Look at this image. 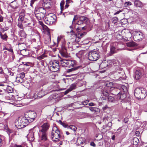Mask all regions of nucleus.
<instances>
[{
    "instance_id": "1a4fd4ad",
    "label": "nucleus",
    "mask_w": 147,
    "mask_h": 147,
    "mask_svg": "<svg viewBox=\"0 0 147 147\" xmlns=\"http://www.w3.org/2000/svg\"><path fill=\"white\" fill-rule=\"evenodd\" d=\"M144 37V34L142 32L140 31H135L134 32L133 38L135 41H140Z\"/></svg>"
},
{
    "instance_id": "dca6fc26",
    "label": "nucleus",
    "mask_w": 147,
    "mask_h": 147,
    "mask_svg": "<svg viewBox=\"0 0 147 147\" xmlns=\"http://www.w3.org/2000/svg\"><path fill=\"white\" fill-rule=\"evenodd\" d=\"M21 121L23 125H24V127L26 126L28 124V120L26 119V117H20L19 118Z\"/></svg>"
},
{
    "instance_id": "6e6d98bb",
    "label": "nucleus",
    "mask_w": 147,
    "mask_h": 147,
    "mask_svg": "<svg viewBox=\"0 0 147 147\" xmlns=\"http://www.w3.org/2000/svg\"><path fill=\"white\" fill-rule=\"evenodd\" d=\"M86 34V32H84L82 33H78V35H79L80 36L79 38H82L83 36L85 35Z\"/></svg>"
},
{
    "instance_id": "412c9836",
    "label": "nucleus",
    "mask_w": 147,
    "mask_h": 147,
    "mask_svg": "<svg viewBox=\"0 0 147 147\" xmlns=\"http://www.w3.org/2000/svg\"><path fill=\"white\" fill-rule=\"evenodd\" d=\"M59 62L58 61L54 60L53 61L50 62V66H54L56 67V69H57V67H58L59 65Z\"/></svg>"
},
{
    "instance_id": "a19ab883",
    "label": "nucleus",
    "mask_w": 147,
    "mask_h": 147,
    "mask_svg": "<svg viewBox=\"0 0 147 147\" xmlns=\"http://www.w3.org/2000/svg\"><path fill=\"white\" fill-rule=\"evenodd\" d=\"M17 26L21 29H24V27L22 24V22L20 21H18Z\"/></svg>"
},
{
    "instance_id": "2f4dec72",
    "label": "nucleus",
    "mask_w": 147,
    "mask_h": 147,
    "mask_svg": "<svg viewBox=\"0 0 147 147\" xmlns=\"http://www.w3.org/2000/svg\"><path fill=\"white\" fill-rule=\"evenodd\" d=\"M68 129H70L72 130H73L75 132L77 129V128L74 125H71L67 127Z\"/></svg>"
},
{
    "instance_id": "13d9d810",
    "label": "nucleus",
    "mask_w": 147,
    "mask_h": 147,
    "mask_svg": "<svg viewBox=\"0 0 147 147\" xmlns=\"http://www.w3.org/2000/svg\"><path fill=\"white\" fill-rule=\"evenodd\" d=\"M107 125L109 127H110L112 126V123L110 121L108 122V123H107Z\"/></svg>"
},
{
    "instance_id": "39448f33",
    "label": "nucleus",
    "mask_w": 147,
    "mask_h": 147,
    "mask_svg": "<svg viewBox=\"0 0 147 147\" xmlns=\"http://www.w3.org/2000/svg\"><path fill=\"white\" fill-rule=\"evenodd\" d=\"M61 62L62 66L67 67L69 68L74 67L76 63V61L67 59L62 60Z\"/></svg>"
},
{
    "instance_id": "5fc2aeb1",
    "label": "nucleus",
    "mask_w": 147,
    "mask_h": 147,
    "mask_svg": "<svg viewBox=\"0 0 147 147\" xmlns=\"http://www.w3.org/2000/svg\"><path fill=\"white\" fill-rule=\"evenodd\" d=\"M69 2H68V3H67L66 1V5L65 6V8H64V9H65L66 8H67L69 6V4L71 2H70V1H68Z\"/></svg>"
},
{
    "instance_id": "4be33fe9",
    "label": "nucleus",
    "mask_w": 147,
    "mask_h": 147,
    "mask_svg": "<svg viewBox=\"0 0 147 147\" xmlns=\"http://www.w3.org/2000/svg\"><path fill=\"white\" fill-rule=\"evenodd\" d=\"M18 47L20 50L26 49V45L24 43H19L18 44Z\"/></svg>"
},
{
    "instance_id": "9b49d317",
    "label": "nucleus",
    "mask_w": 147,
    "mask_h": 147,
    "mask_svg": "<svg viewBox=\"0 0 147 147\" xmlns=\"http://www.w3.org/2000/svg\"><path fill=\"white\" fill-rule=\"evenodd\" d=\"M115 36L118 40H119L125 38H128L124 31L116 33L115 34Z\"/></svg>"
},
{
    "instance_id": "de8ad7c7",
    "label": "nucleus",
    "mask_w": 147,
    "mask_h": 147,
    "mask_svg": "<svg viewBox=\"0 0 147 147\" xmlns=\"http://www.w3.org/2000/svg\"><path fill=\"white\" fill-rule=\"evenodd\" d=\"M131 5V3L129 1L125 2L124 4V6L125 7H127L128 6Z\"/></svg>"
},
{
    "instance_id": "864d4df0",
    "label": "nucleus",
    "mask_w": 147,
    "mask_h": 147,
    "mask_svg": "<svg viewBox=\"0 0 147 147\" xmlns=\"http://www.w3.org/2000/svg\"><path fill=\"white\" fill-rule=\"evenodd\" d=\"M78 18L77 16H76V15L75 16L73 19V21H72V23L75 24V23H76L75 20H77Z\"/></svg>"
},
{
    "instance_id": "cd10ccee",
    "label": "nucleus",
    "mask_w": 147,
    "mask_h": 147,
    "mask_svg": "<svg viewBox=\"0 0 147 147\" xmlns=\"http://www.w3.org/2000/svg\"><path fill=\"white\" fill-rule=\"evenodd\" d=\"M0 36L2 39L5 40H7L8 36L6 33H4L3 34L0 32Z\"/></svg>"
},
{
    "instance_id": "69168bd1",
    "label": "nucleus",
    "mask_w": 147,
    "mask_h": 147,
    "mask_svg": "<svg viewBox=\"0 0 147 147\" xmlns=\"http://www.w3.org/2000/svg\"><path fill=\"white\" fill-rule=\"evenodd\" d=\"M70 91H71V90H70L69 88H68L64 92V94H66L68 93Z\"/></svg>"
},
{
    "instance_id": "603ef678",
    "label": "nucleus",
    "mask_w": 147,
    "mask_h": 147,
    "mask_svg": "<svg viewBox=\"0 0 147 147\" xmlns=\"http://www.w3.org/2000/svg\"><path fill=\"white\" fill-rule=\"evenodd\" d=\"M45 57V55L44 54H43L41 55L40 56L38 57H37V59H38L39 60H41L42 59H44V58Z\"/></svg>"
},
{
    "instance_id": "6e6552de",
    "label": "nucleus",
    "mask_w": 147,
    "mask_h": 147,
    "mask_svg": "<svg viewBox=\"0 0 147 147\" xmlns=\"http://www.w3.org/2000/svg\"><path fill=\"white\" fill-rule=\"evenodd\" d=\"M47 94L44 90H40L38 92H36L34 94H32V96L30 97L31 98H40Z\"/></svg>"
},
{
    "instance_id": "c756f323",
    "label": "nucleus",
    "mask_w": 147,
    "mask_h": 147,
    "mask_svg": "<svg viewBox=\"0 0 147 147\" xmlns=\"http://www.w3.org/2000/svg\"><path fill=\"white\" fill-rule=\"evenodd\" d=\"M20 53L23 56H25L28 55V51H27L26 49L20 50Z\"/></svg>"
},
{
    "instance_id": "aec40b11",
    "label": "nucleus",
    "mask_w": 147,
    "mask_h": 147,
    "mask_svg": "<svg viewBox=\"0 0 147 147\" xmlns=\"http://www.w3.org/2000/svg\"><path fill=\"white\" fill-rule=\"evenodd\" d=\"M134 5L137 7H142L144 6V4L139 0H135L134 1Z\"/></svg>"
},
{
    "instance_id": "09e8293b",
    "label": "nucleus",
    "mask_w": 147,
    "mask_h": 147,
    "mask_svg": "<svg viewBox=\"0 0 147 147\" xmlns=\"http://www.w3.org/2000/svg\"><path fill=\"white\" fill-rule=\"evenodd\" d=\"M102 94L104 96H105L107 97H108L109 96V93L107 91H104L102 92Z\"/></svg>"
},
{
    "instance_id": "774afa93",
    "label": "nucleus",
    "mask_w": 147,
    "mask_h": 147,
    "mask_svg": "<svg viewBox=\"0 0 147 147\" xmlns=\"http://www.w3.org/2000/svg\"><path fill=\"white\" fill-rule=\"evenodd\" d=\"M90 145L93 147H95L96 146L95 144L93 142H92L90 143Z\"/></svg>"
},
{
    "instance_id": "f8f14e48",
    "label": "nucleus",
    "mask_w": 147,
    "mask_h": 147,
    "mask_svg": "<svg viewBox=\"0 0 147 147\" xmlns=\"http://www.w3.org/2000/svg\"><path fill=\"white\" fill-rule=\"evenodd\" d=\"M143 74V70L142 69H138L136 70L135 72V78L136 80L140 79L142 76Z\"/></svg>"
},
{
    "instance_id": "2eb2a0df",
    "label": "nucleus",
    "mask_w": 147,
    "mask_h": 147,
    "mask_svg": "<svg viewBox=\"0 0 147 147\" xmlns=\"http://www.w3.org/2000/svg\"><path fill=\"white\" fill-rule=\"evenodd\" d=\"M30 132L27 135V138L29 139V140L31 141H33L34 139V132L33 131V130L32 129L30 130Z\"/></svg>"
},
{
    "instance_id": "3c124183",
    "label": "nucleus",
    "mask_w": 147,
    "mask_h": 147,
    "mask_svg": "<svg viewBox=\"0 0 147 147\" xmlns=\"http://www.w3.org/2000/svg\"><path fill=\"white\" fill-rule=\"evenodd\" d=\"M62 39H64L61 36H58L57 38V43H59L60 41L62 42L63 41Z\"/></svg>"
},
{
    "instance_id": "f257e3e1",
    "label": "nucleus",
    "mask_w": 147,
    "mask_h": 147,
    "mask_svg": "<svg viewBox=\"0 0 147 147\" xmlns=\"http://www.w3.org/2000/svg\"><path fill=\"white\" fill-rule=\"evenodd\" d=\"M42 128L40 130V140L42 142H44L47 140V132L48 130L49 125L48 123H45L41 126Z\"/></svg>"
},
{
    "instance_id": "8fccbe9b",
    "label": "nucleus",
    "mask_w": 147,
    "mask_h": 147,
    "mask_svg": "<svg viewBox=\"0 0 147 147\" xmlns=\"http://www.w3.org/2000/svg\"><path fill=\"white\" fill-rule=\"evenodd\" d=\"M23 22L24 23H27L28 25H29L31 24L30 22H29V20H28V19L26 18H25Z\"/></svg>"
},
{
    "instance_id": "ea45409f",
    "label": "nucleus",
    "mask_w": 147,
    "mask_h": 147,
    "mask_svg": "<svg viewBox=\"0 0 147 147\" xmlns=\"http://www.w3.org/2000/svg\"><path fill=\"white\" fill-rule=\"evenodd\" d=\"M89 109L92 112L95 113L98 111V109L94 107H91L89 108Z\"/></svg>"
},
{
    "instance_id": "c03bdc74",
    "label": "nucleus",
    "mask_w": 147,
    "mask_h": 147,
    "mask_svg": "<svg viewBox=\"0 0 147 147\" xmlns=\"http://www.w3.org/2000/svg\"><path fill=\"white\" fill-rule=\"evenodd\" d=\"M86 19L87 18L85 16H80L79 18V20L80 21H82L83 23L84 21L86 20Z\"/></svg>"
},
{
    "instance_id": "37998d69",
    "label": "nucleus",
    "mask_w": 147,
    "mask_h": 147,
    "mask_svg": "<svg viewBox=\"0 0 147 147\" xmlns=\"http://www.w3.org/2000/svg\"><path fill=\"white\" fill-rule=\"evenodd\" d=\"M121 87L123 91V93L126 92H127V88L126 86L123 85H121Z\"/></svg>"
},
{
    "instance_id": "7ed1b4c3",
    "label": "nucleus",
    "mask_w": 147,
    "mask_h": 147,
    "mask_svg": "<svg viewBox=\"0 0 147 147\" xmlns=\"http://www.w3.org/2000/svg\"><path fill=\"white\" fill-rule=\"evenodd\" d=\"M60 134V132L58 128L56 126L53 127L51 136L52 140L56 142L60 141L61 136Z\"/></svg>"
},
{
    "instance_id": "9d476101",
    "label": "nucleus",
    "mask_w": 147,
    "mask_h": 147,
    "mask_svg": "<svg viewBox=\"0 0 147 147\" xmlns=\"http://www.w3.org/2000/svg\"><path fill=\"white\" fill-rule=\"evenodd\" d=\"M71 28V32L72 34H75V33L73 31V29H74L77 32H79L81 31V27L75 24L72 23L71 25L69 26Z\"/></svg>"
},
{
    "instance_id": "5701e85b",
    "label": "nucleus",
    "mask_w": 147,
    "mask_h": 147,
    "mask_svg": "<svg viewBox=\"0 0 147 147\" xmlns=\"http://www.w3.org/2000/svg\"><path fill=\"white\" fill-rule=\"evenodd\" d=\"M10 6L12 8L15 9L18 7V5L16 1H14L11 3Z\"/></svg>"
},
{
    "instance_id": "c9c22d12",
    "label": "nucleus",
    "mask_w": 147,
    "mask_h": 147,
    "mask_svg": "<svg viewBox=\"0 0 147 147\" xmlns=\"http://www.w3.org/2000/svg\"><path fill=\"white\" fill-rule=\"evenodd\" d=\"M127 46L129 47H134L135 45V43L134 42H129L127 44Z\"/></svg>"
},
{
    "instance_id": "6ab92c4d",
    "label": "nucleus",
    "mask_w": 147,
    "mask_h": 147,
    "mask_svg": "<svg viewBox=\"0 0 147 147\" xmlns=\"http://www.w3.org/2000/svg\"><path fill=\"white\" fill-rule=\"evenodd\" d=\"M36 117V114L35 113H30L28 117V122H32L34 121Z\"/></svg>"
},
{
    "instance_id": "052dcab7",
    "label": "nucleus",
    "mask_w": 147,
    "mask_h": 147,
    "mask_svg": "<svg viewBox=\"0 0 147 147\" xmlns=\"http://www.w3.org/2000/svg\"><path fill=\"white\" fill-rule=\"evenodd\" d=\"M83 23L82 21H80L79 20L77 23H75V24H77L78 25V26H79L80 25L82 24Z\"/></svg>"
},
{
    "instance_id": "bf43d9fd",
    "label": "nucleus",
    "mask_w": 147,
    "mask_h": 147,
    "mask_svg": "<svg viewBox=\"0 0 147 147\" xmlns=\"http://www.w3.org/2000/svg\"><path fill=\"white\" fill-rule=\"evenodd\" d=\"M8 29L9 28L8 27H5L2 29L1 31L2 32H3L8 30Z\"/></svg>"
},
{
    "instance_id": "bb28decb",
    "label": "nucleus",
    "mask_w": 147,
    "mask_h": 147,
    "mask_svg": "<svg viewBox=\"0 0 147 147\" xmlns=\"http://www.w3.org/2000/svg\"><path fill=\"white\" fill-rule=\"evenodd\" d=\"M38 10V11L39 13H42L45 15L46 11L44 8L42 7H40L39 8Z\"/></svg>"
},
{
    "instance_id": "49530a36",
    "label": "nucleus",
    "mask_w": 147,
    "mask_h": 147,
    "mask_svg": "<svg viewBox=\"0 0 147 147\" xmlns=\"http://www.w3.org/2000/svg\"><path fill=\"white\" fill-rule=\"evenodd\" d=\"M112 20L113 23L114 24H115L117 22L118 20V19L117 17H115L114 18H113L112 19Z\"/></svg>"
},
{
    "instance_id": "20e7f679",
    "label": "nucleus",
    "mask_w": 147,
    "mask_h": 147,
    "mask_svg": "<svg viewBox=\"0 0 147 147\" xmlns=\"http://www.w3.org/2000/svg\"><path fill=\"white\" fill-rule=\"evenodd\" d=\"M56 19V16L53 13H50L46 15L45 22L46 24L49 25L53 24Z\"/></svg>"
},
{
    "instance_id": "72a5a7b5",
    "label": "nucleus",
    "mask_w": 147,
    "mask_h": 147,
    "mask_svg": "<svg viewBox=\"0 0 147 147\" xmlns=\"http://www.w3.org/2000/svg\"><path fill=\"white\" fill-rule=\"evenodd\" d=\"M65 4V1H64L63 0L61 1V2L60 5V7H61V13H62V11L64 10V5Z\"/></svg>"
},
{
    "instance_id": "680f3d73",
    "label": "nucleus",
    "mask_w": 147,
    "mask_h": 147,
    "mask_svg": "<svg viewBox=\"0 0 147 147\" xmlns=\"http://www.w3.org/2000/svg\"><path fill=\"white\" fill-rule=\"evenodd\" d=\"M7 89L8 90V91L9 92H12V91H13V90L12 88L10 87H9L7 88Z\"/></svg>"
},
{
    "instance_id": "7c9ffc66",
    "label": "nucleus",
    "mask_w": 147,
    "mask_h": 147,
    "mask_svg": "<svg viewBox=\"0 0 147 147\" xmlns=\"http://www.w3.org/2000/svg\"><path fill=\"white\" fill-rule=\"evenodd\" d=\"M116 48L115 47L111 46L110 48V52L111 55H112L116 52Z\"/></svg>"
},
{
    "instance_id": "423d86ee",
    "label": "nucleus",
    "mask_w": 147,
    "mask_h": 147,
    "mask_svg": "<svg viewBox=\"0 0 147 147\" xmlns=\"http://www.w3.org/2000/svg\"><path fill=\"white\" fill-rule=\"evenodd\" d=\"M62 40L63 41L61 42V49L60 51V53L63 57H68L69 55L67 52V49L68 45V44H67L65 43V41L64 39H62Z\"/></svg>"
},
{
    "instance_id": "4d7b16f0",
    "label": "nucleus",
    "mask_w": 147,
    "mask_h": 147,
    "mask_svg": "<svg viewBox=\"0 0 147 147\" xmlns=\"http://www.w3.org/2000/svg\"><path fill=\"white\" fill-rule=\"evenodd\" d=\"M121 72H118V73H116V74L117 75H118V74H119V77L120 78L122 77L123 76V74H122V73L123 74V71L122 70H121Z\"/></svg>"
},
{
    "instance_id": "a878e982",
    "label": "nucleus",
    "mask_w": 147,
    "mask_h": 147,
    "mask_svg": "<svg viewBox=\"0 0 147 147\" xmlns=\"http://www.w3.org/2000/svg\"><path fill=\"white\" fill-rule=\"evenodd\" d=\"M105 99H107L109 102L115 103L116 101L114 98L111 96H109L107 98H105Z\"/></svg>"
},
{
    "instance_id": "f704fd0d",
    "label": "nucleus",
    "mask_w": 147,
    "mask_h": 147,
    "mask_svg": "<svg viewBox=\"0 0 147 147\" xmlns=\"http://www.w3.org/2000/svg\"><path fill=\"white\" fill-rule=\"evenodd\" d=\"M82 140V137L79 138L77 139V142L79 144H82L84 142V141Z\"/></svg>"
},
{
    "instance_id": "e433bc0d",
    "label": "nucleus",
    "mask_w": 147,
    "mask_h": 147,
    "mask_svg": "<svg viewBox=\"0 0 147 147\" xmlns=\"http://www.w3.org/2000/svg\"><path fill=\"white\" fill-rule=\"evenodd\" d=\"M74 35V38H75V40L76 42H79L80 41V39L81 38H79V36L78 34L77 35L75 34H73Z\"/></svg>"
},
{
    "instance_id": "393cba45",
    "label": "nucleus",
    "mask_w": 147,
    "mask_h": 147,
    "mask_svg": "<svg viewBox=\"0 0 147 147\" xmlns=\"http://www.w3.org/2000/svg\"><path fill=\"white\" fill-rule=\"evenodd\" d=\"M85 53V52L83 50L79 51L78 53L76 54V56L79 58H81L83 57Z\"/></svg>"
},
{
    "instance_id": "ddd939ff",
    "label": "nucleus",
    "mask_w": 147,
    "mask_h": 147,
    "mask_svg": "<svg viewBox=\"0 0 147 147\" xmlns=\"http://www.w3.org/2000/svg\"><path fill=\"white\" fill-rule=\"evenodd\" d=\"M114 91H117V99L123 100L126 97V94L125 93H122L121 91H119V90L117 89H114Z\"/></svg>"
},
{
    "instance_id": "338daca9",
    "label": "nucleus",
    "mask_w": 147,
    "mask_h": 147,
    "mask_svg": "<svg viewBox=\"0 0 147 147\" xmlns=\"http://www.w3.org/2000/svg\"><path fill=\"white\" fill-rule=\"evenodd\" d=\"M135 134L136 136H139L140 135V133L139 131H137L135 132Z\"/></svg>"
},
{
    "instance_id": "a18cd8bd",
    "label": "nucleus",
    "mask_w": 147,
    "mask_h": 147,
    "mask_svg": "<svg viewBox=\"0 0 147 147\" xmlns=\"http://www.w3.org/2000/svg\"><path fill=\"white\" fill-rule=\"evenodd\" d=\"M76 85L75 84H72L70 86V87L69 88V89L71 90V91L73 90L74 89L76 88Z\"/></svg>"
},
{
    "instance_id": "4c0bfd02",
    "label": "nucleus",
    "mask_w": 147,
    "mask_h": 147,
    "mask_svg": "<svg viewBox=\"0 0 147 147\" xmlns=\"http://www.w3.org/2000/svg\"><path fill=\"white\" fill-rule=\"evenodd\" d=\"M79 68H80L79 66H78L76 67H74L71 69H68L67 70V72H71L73 71L76 70Z\"/></svg>"
},
{
    "instance_id": "a211bd4d",
    "label": "nucleus",
    "mask_w": 147,
    "mask_h": 147,
    "mask_svg": "<svg viewBox=\"0 0 147 147\" xmlns=\"http://www.w3.org/2000/svg\"><path fill=\"white\" fill-rule=\"evenodd\" d=\"M15 125L16 127L19 129L22 128L24 127V125H22V124L19 118H18V119L15 122Z\"/></svg>"
},
{
    "instance_id": "79ce46f5",
    "label": "nucleus",
    "mask_w": 147,
    "mask_h": 147,
    "mask_svg": "<svg viewBox=\"0 0 147 147\" xmlns=\"http://www.w3.org/2000/svg\"><path fill=\"white\" fill-rule=\"evenodd\" d=\"M138 139L137 138H134L133 139V142L135 145H137L138 143Z\"/></svg>"
},
{
    "instance_id": "c85d7f7f",
    "label": "nucleus",
    "mask_w": 147,
    "mask_h": 147,
    "mask_svg": "<svg viewBox=\"0 0 147 147\" xmlns=\"http://www.w3.org/2000/svg\"><path fill=\"white\" fill-rule=\"evenodd\" d=\"M19 35L22 37H25L26 35L24 29L21 30L20 31Z\"/></svg>"
},
{
    "instance_id": "b1692460",
    "label": "nucleus",
    "mask_w": 147,
    "mask_h": 147,
    "mask_svg": "<svg viewBox=\"0 0 147 147\" xmlns=\"http://www.w3.org/2000/svg\"><path fill=\"white\" fill-rule=\"evenodd\" d=\"M25 18L24 13L23 12L21 13L20 14L18 20V21H20L21 22H23Z\"/></svg>"
},
{
    "instance_id": "f3484780",
    "label": "nucleus",
    "mask_w": 147,
    "mask_h": 147,
    "mask_svg": "<svg viewBox=\"0 0 147 147\" xmlns=\"http://www.w3.org/2000/svg\"><path fill=\"white\" fill-rule=\"evenodd\" d=\"M35 14L37 19L40 20L43 19L45 16L42 13H38L37 11H35Z\"/></svg>"
},
{
    "instance_id": "0eeeda50",
    "label": "nucleus",
    "mask_w": 147,
    "mask_h": 147,
    "mask_svg": "<svg viewBox=\"0 0 147 147\" xmlns=\"http://www.w3.org/2000/svg\"><path fill=\"white\" fill-rule=\"evenodd\" d=\"M100 56L98 53L96 51H92L90 52L88 55V59L91 61H95L98 60Z\"/></svg>"
},
{
    "instance_id": "e2e57ef3",
    "label": "nucleus",
    "mask_w": 147,
    "mask_h": 147,
    "mask_svg": "<svg viewBox=\"0 0 147 147\" xmlns=\"http://www.w3.org/2000/svg\"><path fill=\"white\" fill-rule=\"evenodd\" d=\"M3 144V141L1 139V137L0 135V147Z\"/></svg>"
},
{
    "instance_id": "0e129e2a",
    "label": "nucleus",
    "mask_w": 147,
    "mask_h": 147,
    "mask_svg": "<svg viewBox=\"0 0 147 147\" xmlns=\"http://www.w3.org/2000/svg\"><path fill=\"white\" fill-rule=\"evenodd\" d=\"M48 5V6L46 7H47L48 8H50V6H51V5L50 3H46V4L45 5Z\"/></svg>"
},
{
    "instance_id": "f03ea898",
    "label": "nucleus",
    "mask_w": 147,
    "mask_h": 147,
    "mask_svg": "<svg viewBox=\"0 0 147 147\" xmlns=\"http://www.w3.org/2000/svg\"><path fill=\"white\" fill-rule=\"evenodd\" d=\"M134 94L135 96L138 99H143L147 95V90L144 88L138 87L135 89Z\"/></svg>"
},
{
    "instance_id": "473e14b6",
    "label": "nucleus",
    "mask_w": 147,
    "mask_h": 147,
    "mask_svg": "<svg viewBox=\"0 0 147 147\" xmlns=\"http://www.w3.org/2000/svg\"><path fill=\"white\" fill-rule=\"evenodd\" d=\"M50 69L53 72H56L58 71L59 69V66H58V67H57V69H56V67L54 66H50Z\"/></svg>"
},
{
    "instance_id": "58836bf2",
    "label": "nucleus",
    "mask_w": 147,
    "mask_h": 147,
    "mask_svg": "<svg viewBox=\"0 0 147 147\" xmlns=\"http://www.w3.org/2000/svg\"><path fill=\"white\" fill-rule=\"evenodd\" d=\"M103 121L105 124L108 123V122L111 121L110 118L108 117H106L104 118L103 119Z\"/></svg>"
},
{
    "instance_id": "4468645a",
    "label": "nucleus",
    "mask_w": 147,
    "mask_h": 147,
    "mask_svg": "<svg viewBox=\"0 0 147 147\" xmlns=\"http://www.w3.org/2000/svg\"><path fill=\"white\" fill-rule=\"evenodd\" d=\"M24 77L25 74L23 72L21 73L16 78V82L17 83H22L24 81Z\"/></svg>"
}]
</instances>
